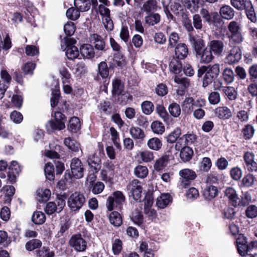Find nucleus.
Here are the masks:
<instances>
[{"label": "nucleus", "instance_id": "f257e3e1", "mask_svg": "<svg viewBox=\"0 0 257 257\" xmlns=\"http://www.w3.org/2000/svg\"><path fill=\"white\" fill-rule=\"evenodd\" d=\"M76 42L75 39L68 37H64L61 40V48L63 51H66L65 55L69 59H74L79 55L78 48L74 46Z\"/></svg>", "mask_w": 257, "mask_h": 257}, {"label": "nucleus", "instance_id": "f03ea898", "mask_svg": "<svg viewBox=\"0 0 257 257\" xmlns=\"http://www.w3.org/2000/svg\"><path fill=\"white\" fill-rule=\"evenodd\" d=\"M205 104L206 101L204 99L199 98L195 100L192 97H188L183 101L181 106L185 113L190 114L195 107H201L205 106Z\"/></svg>", "mask_w": 257, "mask_h": 257}, {"label": "nucleus", "instance_id": "7ed1b4c3", "mask_svg": "<svg viewBox=\"0 0 257 257\" xmlns=\"http://www.w3.org/2000/svg\"><path fill=\"white\" fill-rule=\"evenodd\" d=\"M65 197L62 195H57L55 201L48 202L45 207V212L49 215L54 212L60 213L65 206Z\"/></svg>", "mask_w": 257, "mask_h": 257}, {"label": "nucleus", "instance_id": "20e7f679", "mask_svg": "<svg viewBox=\"0 0 257 257\" xmlns=\"http://www.w3.org/2000/svg\"><path fill=\"white\" fill-rule=\"evenodd\" d=\"M180 176L179 186L181 188H185L189 186L191 182L196 178V174L194 171L188 168L181 170L179 172Z\"/></svg>", "mask_w": 257, "mask_h": 257}, {"label": "nucleus", "instance_id": "39448f33", "mask_svg": "<svg viewBox=\"0 0 257 257\" xmlns=\"http://www.w3.org/2000/svg\"><path fill=\"white\" fill-rule=\"evenodd\" d=\"M85 202V198L84 195L75 192L68 198L67 203L70 209L73 211H75L79 210Z\"/></svg>", "mask_w": 257, "mask_h": 257}, {"label": "nucleus", "instance_id": "423d86ee", "mask_svg": "<svg viewBox=\"0 0 257 257\" xmlns=\"http://www.w3.org/2000/svg\"><path fill=\"white\" fill-rule=\"evenodd\" d=\"M69 244L74 250L79 252L85 251L87 247L86 240L79 233L72 235L69 239Z\"/></svg>", "mask_w": 257, "mask_h": 257}, {"label": "nucleus", "instance_id": "0eeeda50", "mask_svg": "<svg viewBox=\"0 0 257 257\" xmlns=\"http://www.w3.org/2000/svg\"><path fill=\"white\" fill-rule=\"evenodd\" d=\"M125 196L122 192L116 191L113 193L112 196H109L106 202V206L109 211L114 208V205H120L125 201Z\"/></svg>", "mask_w": 257, "mask_h": 257}, {"label": "nucleus", "instance_id": "6e6552de", "mask_svg": "<svg viewBox=\"0 0 257 257\" xmlns=\"http://www.w3.org/2000/svg\"><path fill=\"white\" fill-rule=\"evenodd\" d=\"M133 198L136 201L140 200L142 197V186L141 183L137 179L132 181L127 186Z\"/></svg>", "mask_w": 257, "mask_h": 257}, {"label": "nucleus", "instance_id": "1a4fd4ad", "mask_svg": "<svg viewBox=\"0 0 257 257\" xmlns=\"http://www.w3.org/2000/svg\"><path fill=\"white\" fill-rule=\"evenodd\" d=\"M70 168L72 175L75 178H81L83 176L84 168L80 160L73 158L71 162Z\"/></svg>", "mask_w": 257, "mask_h": 257}, {"label": "nucleus", "instance_id": "9d476101", "mask_svg": "<svg viewBox=\"0 0 257 257\" xmlns=\"http://www.w3.org/2000/svg\"><path fill=\"white\" fill-rule=\"evenodd\" d=\"M241 58V52L240 48L237 46H234L229 51L225 58L226 63L229 65L238 62Z\"/></svg>", "mask_w": 257, "mask_h": 257}, {"label": "nucleus", "instance_id": "9b49d317", "mask_svg": "<svg viewBox=\"0 0 257 257\" xmlns=\"http://www.w3.org/2000/svg\"><path fill=\"white\" fill-rule=\"evenodd\" d=\"M214 55L220 56L224 49V44L221 40H214L208 43L207 46Z\"/></svg>", "mask_w": 257, "mask_h": 257}, {"label": "nucleus", "instance_id": "f8f14e48", "mask_svg": "<svg viewBox=\"0 0 257 257\" xmlns=\"http://www.w3.org/2000/svg\"><path fill=\"white\" fill-rule=\"evenodd\" d=\"M89 39L90 42L94 45L96 49L101 51L105 49V43L100 35L94 33L91 34Z\"/></svg>", "mask_w": 257, "mask_h": 257}, {"label": "nucleus", "instance_id": "ddd939ff", "mask_svg": "<svg viewBox=\"0 0 257 257\" xmlns=\"http://www.w3.org/2000/svg\"><path fill=\"white\" fill-rule=\"evenodd\" d=\"M196 56L202 63H208L214 58L211 51L207 46L197 54Z\"/></svg>", "mask_w": 257, "mask_h": 257}, {"label": "nucleus", "instance_id": "4468645a", "mask_svg": "<svg viewBox=\"0 0 257 257\" xmlns=\"http://www.w3.org/2000/svg\"><path fill=\"white\" fill-rule=\"evenodd\" d=\"M218 194L217 187L207 184L203 191V196L206 200H210L216 197Z\"/></svg>", "mask_w": 257, "mask_h": 257}, {"label": "nucleus", "instance_id": "2eb2a0df", "mask_svg": "<svg viewBox=\"0 0 257 257\" xmlns=\"http://www.w3.org/2000/svg\"><path fill=\"white\" fill-rule=\"evenodd\" d=\"M243 159L248 170L253 171L257 170V163L254 161V155L253 153L246 152Z\"/></svg>", "mask_w": 257, "mask_h": 257}, {"label": "nucleus", "instance_id": "dca6fc26", "mask_svg": "<svg viewBox=\"0 0 257 257\" xmlns=\"http://www.w3.org/2000/svg\"><path fill=\"white\" fill-rule=\"evenodd\" d=\"M230 4L232 7L239 11L250 9L252 5L250 0H230Z\"/></svg>", "mask_w": 257, "mask_h": 257}, {"label": "nucleus", "instance_id": "f3484780", "mask_svg": "<svg viewBox=\"0 0 257 257\" xmlns=\"http://www.w3.org/2000/svg\"><path fill=\"white\" fill-rule=\"evenodd\" d=\"M87 162L90 167L92 168L95 172L98 171L100 169L101 159L96 153L90 155L88 157Z\"/></svg>", "mask_w": 257, "mask_h": 257}, {"label": "nucleus", "instance_id": "a211bd4d", "mask_svg": "<svg viewBox=\"0 0 257 257\" xmlns=\"http://www.w3.org/2000/svg\"><path fill=\"white\" fill-rule=\"evenodd\" d=\"M188 53V48L185 44L179 43L175 46V58L181 60L184 59L187 57Z\"/></svg>", "mask_w": 257, "mask_h": 257}, {"label": "nucleus", "instance_id": "6ab92c4d", "mask_svg": "<svg viewBox=\"0 0 257 257\" xmlns=\"http://www.w3.org/2000/svg\"><path fill=\"white\" fill-rule=\"evenodd\" d=\"M172 202V197L171 195L168 193H164L161 194L158 197L156 201V205L161 209H164L166 207Z\"/></svg>", "mask_w": 257, "mask_h": 257}, {"label": "nucleus", "instance_id": "aec40b11", "mask_svg": "<svg viewBox=\"0 0 257 257\" xmlns=\"http://www.w3.org/2000/svg\"><path fill=\"white\" fill-rule=\"evenodd\" d=\"M189 41L194 48L196 54L204 49V42L201 38H195L193 36L189 35Z\"/></svg>", "mask_w": 257, "mask_h": 257}, {"label": "nucleus", "instance_id": "412c9836", "mask_svg": "<svg viewBox=\"0 0 257 257\" xmlns=\"http://www.w3.org/2000/svg\"><path fill=\"white\" fill-rule=\"evenodd\" d=\"M215 115L220 119H229L232 116V112L230 109L227 106H221L215 109Z\"/></svg>", "mask_w": 257, "mask_h": 257}, {"label": "nucleus", "instance_id": "4be33fe9", "mask_svg": "<svg viewBox=\"0 0 257 257\" xmlns=\"http://www.w3.org/2000/svg\"><path fill=\"white\" fill-rule=\"evenodd\" d=\"M158 8L157 2L156 0H148L144 3L141 10L143 12L151 13L157 11Z\"/></svg>", "mask_w": 257, "mask_h": 257}, {"label": "nucleus", "instance_id": "5701e85b", "mask_svg": "<svg viewBox=\"0 0 257 257\" xmlns=\"http://www.w3.org/2000/svg\"><path fill=\"white\" fill-rule=\"evenodd\" d=\"M82 56L87 59H91L94 57L95 52L93 47L89 44H84L80 48Z\"/></svg>", "mask_w": 257, "mask_h": 257}, {"label": "nucleus", "instance_id": "b1692460", "mask_svg": "<svg viewBox=\"0 0 257 257\" xmlns=\"http://www.w3.org/2000/svg\"><path fill=\"white\" fill-rule=\"evenodd\" d=\"M224 194L229 201L231 202L233 206H236L237 204V200L238 199L237 193L235 189L232 187L227 188Z\"/></svg>", "mask_w": 257, "mask_h": 257}, {"label": "nucleus", "instance_id": "393cba45", "mask_svg": "<svg viewBox=\"0 0 257 257\" xmlns=\"http://www.w3.org/2000/svg\"><path fill=\"white\" fill-rule=\"evenodd\" d=\"M47 130L49 132H52L56 130H62L65 127L64 123L62 121L57 122L56 120H50L46 124Z\"/></svg>", "mask_w": 257, "mask_h": 257}, {"label": "nucleus", "instance_id": "a878e982", "mask_svg": "<svg viewBox=\"0 0 257 257\" xmlns=\"http://www.w3.org/2000/svg\"><path fill=\"white\" fill-rule=\"evenodd\" d=\"M220 14L223 19L226 20L232 19L234 16V11L229 6H224L220 8Z\"/></svg>", "mask_w": 257, "mask_h": 257}, {"label": "nucleus", "instance_id": "bb28decb", "mask_svg": "<svg viewBox=\"0 0 257 257\" xmlns=\"http://www.w3.org/2000/svg\"><path fill=\"white\" fill-rule=\"evenodd\" d=\"M169 69L174 74H179L182 69L181 62L178 60V59L173 58L169 64Z\"/></svg>", "mask_w": 257, "mask_h": 257}, {"label": "nucleus", "instance_id": "cd10ccee", "mask_svg": "<svg viewBox=\"0 0 257 257\" xmlns=\"http://www.w3.org/2000/svg\"><path fill=\"white\" fill-rule=\"evenodd\" d=\"M193 155L192 149L189 147H184L181 150L180 156L181 159L184 162L190 161Z\"/></svg>", "mask_w": 257, "mask_h": 257}, {"label": "nucleus", "instance_id": "c85d7f7f", "mask_svg": "<svg viewBox=\"0 0 257 257\" xmlns=\"http://www.w3.org/2000/svg\"><path fill=\"white\" fill-rule=\"evenodd\" d=\"M130 133L133 138L143 140L146 135L143 130L137 126H132L130 129Z\"/></svg>", "mask_w": 257, "mask_h": 257}, {"label": "nucleus", "instance_id": "c756f323", "mask_svg": "<svg viewBox=\"0 0 257 257\" xmlns=\"http://www.w3.org/2000/svg\"><path fill=\"white\" fill-rule=\"evenodd\" d=\"M147 145L150 149L157 151L161 149L162 142L159 138L154 137L148 141Z\"/></svg>", "mask_w": 257, "mask_h": 257}, {"label": "nucleus", "instance_id": "7c9ffc66", "mask_svg": "<svg viewBox=\"0 0 257 257\" xmlns=\"http://www.w3.org/2000/svg\"><path fill=\"white\" fill-rule=\"evenodd\" d=\"M161 17L158 13L150 14L145 17L146 24L150 26H154L160 22Z\"/></svg>", "mask_w": 257, "mask_h": 257}, {"label": "nucleus", "instance_id": "2f4dec72", "mask_svg": "<svg viewBox=\"0 0 257 257\" xmlns=\"http://www.w3.org/2000/svg\"><path fill=\"white\" fill-rule=\"evenodd\" d=\"M112 93L113 95H120L122 93L124 86L120 80L115 79L112 81Z\"/></svg>", "mask_w": 257, "mask_h": 257}, {"label": "nucleus", "instance_id": "473e14b6", "mask_svg": "<svg viewBox=\"0 0 257 257\" xmlns=\"http://www.w3.org/2000/svg\"><path fill=\"white\" fill-rule=\"evenodd\" d=\"M74 5L76 8L82 12L87 11L90 8L89 0H74Z\"/></svg>", "mask_w": 257, "mask_h": 257}, {"label": "nucleus", "instance_id": "72a5a7b5", "mask_svg": "<svg viewBox=\"0 0 257 257\" xmlns=\"http://www.w3.org/2000/svg\"><path fill=\"white\" fill-rule=\"evenodd\" d=\"M109 221L114 226H119L122 223V217L117 211H113L109 215Z\"/></svg>", "mask_w": 257, "mask_h": 257}, {"label": "nucleus", "instance_id": "f704fd0d", "mask_svg": "<svg viewBox=\"0 0 257 257\" xmlns=\"http://www.w3.org/2000/svg\"><path fill=\"white\" fill-rule=\"evenodd\" d=\"M254 131V127L251 124H246L242 128L241 133L244 139L248 140L253 137Z\"/></svg>", "mask_w": 257, "mask_h": 257}, {"label": "nucleus", "instance_id": "c9c22d12", "mask_svg": "<svg viewBox=\"0 0 257 257\" xmlns=\"http://www.w3.org/2000/svg\"><path fill=\"white\" fill-rule=\"evenodd\" d=\"M81 127L79 119L77 117H72L69 120L68 128L71 132L76 133Z\"/></svg>", "mask_w": 257, "mask_h": 257}, {"label": "nucleus", "instance_id": "e433bc0d", "mask_svg": "<svg viewBox=\"0 0 257 257\" xmlns=\"http://www.w3.org/2000/svg\"><path fill=\"white\" fill-rule=\"evenodd\" d=\"M222 91L230 100H234L237 98V92L233 87H224Z\"/></svg>", "mask_w": 257, "mask_h": 257}, {"label": "nucleus", "instance_id": "4c0bfd02", "mask_svg": "<svg viewBox=\"0 0 257 257\" xmlns=\"http://www.w3.org/2000/svg\"><path fill=\"white\" fill-rule=\"evenodd\" d=\"M240 238L236 239L237 250L241 256H245L246 255V250L247 249L246 239L245 238H242V242L240 241Z\"/></svg>", "mask_w": 257, "mask_h": 257}, {"label": "nucleus", "instance_id": "58836bf2", "mask_svg": "<svg viewBox=\"0 0 257 257\" xmlns=\"http://www.w3.org/2000/svg\"><path fill=\"white\" fill-rule=\"evenodd\" d=\"M51 195V191L48 189L39 190L37 191V199L39 202H45L50 198Z\"/></svg>", "mask_w": 257, "mask_h": 257}, {"label": "nucleus", "instance_id": "ea45409f", "mask_svg": "<svg viewBox=\"0 0 257 257\" xmlns=\"http://www.w3.org/2000/svg\"><path fill=\"white\" fill-rule=\"evenodd\" d=\"M64 143L65 146L72 151L78 152L79 151L80 144L71 138H65Z\"/></svg>", "mask_w": 257, "mask_h": 257}, {"label": "nucleus", "instance_id": "a19ab883", "mask_svg": "<svg viewBox=\"0 0 257 257\" xmlns=\"http://www.w3.org/2000/svg\"><path fill=\"white\" fill-rule=\"evenodd\" d=\"M44 172L46 177L47 179L50 181L54 179V168L52 163L48 162L46 164L44 168Z\"/></svg>", "mask_w": 257, "mask_h": 257}, {"label": "nucleus", "instance_id": "79ce46f5", "mask_svg": "<svg viewBox=\"0 0 257 257\" xmlns=\"http://www.w3.org/2000/svg\"><path fill=\"white\" fill-rule=\"evenodd\" d=\"M32 220L36 224H42L46 220L45 215L41 211L34 212L32 217Z\"/></svg>", "mask_w": 257, "mask_h": 257}, {"label": "nucleus", "instance_id": "37998d69", "mask_svg": "<svg viewBox=\"0 0 257 257\" xmlns=\"http://www.w3.org/2000/svg\"><path fill=\"white\" fill-rule=\"evenodd\" d=\"M151 128L152 131L157 134L162 135L165 131V126L162 122L156 120L153 122L151 124Z\"/></svg>", "mask_w": 257, "mask_h": 257}, {"label": "nucleus", "instance_id": "c03bdc74", "mask_svg": "<svg viewBox=\"0 0 257 257\" xmlns=\"http://www.w3.org/2000/svg\"><path fill=\"white\" fill-rule=\"evenodd\" d=\"M168 110L170 114L174 117H178L181 114L180 106L175 102H173L169 105Z\"/></svg>", "mask_w": 257, "mask_h": 257}, {"label": "nucleus", "instance_id": "a18cd8bd", "mask_svg": "<svg viewBox=\"0 0 257 257\" xmlns=\"http://www.w3.org/2000/svg\"><path fill=\"white\" fill-rule=\"evenodd\" d=\"M98 73L102 78H106L109 75V70L106 63L101 62L98 66Z\"/></svg>", "mask_w": 257, "mask_h": 257}, {"label": "nucleus", "instance_id": "49530a36", "mask_svg": "<svg viewBox=\"0 0 257 257\" xmlns=\"http://www.w3.org/2000/svg\"><path fill=\"white\" fill-rule=\"evenodd\" d=\"M42 246V242L37 239H32L28 241L26 245V249L29 251H32Z\"/></svg>", "mask_w": 257, "mask_h": 257}, {"label": "nucleus", "instance_id": "de8ad7c7", "mask_svg": "<svg viewBox=\"0 0 257 257\" xmlns=\"http://www.w3.org/2000/svg\"><path fill=\"white\" fill-rule=\"evenodd\" d=\"M143 112L146 114H151L154 111V106L153 103L150 101H145L141 104Z\"/></svg>", "mask_w": 257, "mask_h": 257}, {"label": "nucleus", "instance_id": "09e8293b", "mask_svg": "<svg viewBox=\"0 0 257 257\" xmlns=\"http://www.w3.org/2000/svg\"><path fill=\"white\" fill-rule=\"evenodd\" d=\"M156 111L157 114L164 121H167L169 119V116L165 107L162 104L156 105Z\"/></svg>", "mask_w": 257, "mask_h": 257}, {"label": "nucleus", "instance_id": "8fccbe9b", "mask_svg": "<svg viewBox=\"0 0 257 257\" xmlns=\"http://www.w3.org/2000/svg\"><path fill=\"white\" fill-rule=\"evenodd\" d=\"M223 77L224 81L227 83H231L234 81V72L230 68H225L223 72Z\"/></svg>", "mask_w": 257, "mask_h": 257}, {"label": "nucleus", "instance_id": "3c124183", "mask_svg": "<svg viewBox=\"0 0 257 257\" xmlns=\"http://www.w3.org/2000/svg\"><path fill=\"white\" fill-rule=\"evenodd\" d=\"M134 172L138 177L144 178L148 174V170L146 167L140 165L136 167Z\"/></svg>", "mask_w": 257, "mask_h": 257}, {"label": "nucleus", "instance_id": "603ef678", "mask_svg": "<svg viewBox=\"0 0 257 257\" xmlns=\"http://www.w3.org/2000/svg\"><path fill=\"white\" fill-rule=\"evenodd\" d=\"M208 99L211 104H217L221 100L220 94L216 91L211 92L209 94Z\"/></svg>", "mask_w": 257, "mask_h": 257}, {"label": "nucleus", "instance_id": "864d4df0", "mask_svg": "<svg viewBox=\"0 0 257 257\" xmlns=\"http://www.w3.org/2000/svg\"><path fill=\"white\" fill-rule=\"evenodd\" d=\"M186 7L192 13L196 12L199 8L198 0L184 1Z\"/></svg>", "mask_w": 257, "mask_h": 257}, {"label": "nucleus", "instance_id": "5fc2aeb1", "mask_svg": "<svg viewBox=\"0 0 257 257\" xmlns=\"http://www.w3.org/2000/svg\"><path fill=\"white\" fill-rule=\"evenodd\" d=\"M181 134V129L177 127L167 137V142L171 144L175 143Z\"/></svg>", "mask_w": 257, "mask_h": 257}, {"label": "nucleus", "instance_id": "6e6d98bb", "mask_svg": "<svg viewBox=\"0 0 257 257\" xmlns=\"http://www.w3.org/2000/svg\"><path fill=\"white\" fill-rule=\"evenodd\" d=\"M241 25L236 21H231L228 25V30L229 33L228 34H233L240 32Z\"/></svg>", "mask_w": 257, "mask_h": 257}, {"label": "nucleus", "instance_id": "4d7b16f0", "mask_svg": "<svg viewBox=\"0 0 257 257\" xmlns=\"http://www.w3.org/2000/svg\"><path fill=\"white\" fill-rule=\"evenodd\" d=\"M66 15L68 19L75 21L79 18L80 12L78 10H76L74 8H70L67 10Z\"/></svg>", "mask_w": 257, "mask_h": 257}, {"label": "nucleus", "instance_id": "13d9d810", "mask_svg": "<svg viewBox=\"0 0 257 257\" xmlns=\"http://www.w3.org/2000/svg\"><path fill=\"white\" fill-rule=\"evenodd\" d=\"M75 30L76 27L72 22H68L64 26V31L67 36L73 35Z\"/></svg>", "mask_w": 257, "mask_h": 257}, {"label": "nucleus", "instance_id": "bf43d9fd", "mask_svg": "<svg viewBox=\"0 0 257 257\" xmlns=\"http://www.w3.org/2000/svg\"><path fill=\"white\" fill-rule=\"evenodd\" d=\"M131 218L133 222L138 225L142 224L143 222V216L141 212L138 210L133 212Z\"/></svg>", "mask_w": 257, "mask_h": 257}, {"label": "nucleus", "instance_id": "052dcab7", "mask_svg": "<svg viewBox=\"0 0 257 257\" xmlns=\"http://www.w3.org/2000/svg\"><path fill=\"white\" fill-rule=\"evenodd\" d=\"M179 39L178 34L176 32L171 33L169 36L168 48H173L177 45Z\"/></svg>", "mask_w": 257, "mask_h": 257}, {"label": "nucleus", "instance_id": "680f3d73", "mask_svg": "<svg viewBox=\"0 0 257 257\" xmlns=\"http://www.w3.org/2000/svg\"><path fill=\"white\" fill-rule=\"evenodd\" d=\"M113 61L115 64L118 67H123L126 64L124 57L119 53L115 54L113 57Z\"/></svg>", "mask_w": 257, "mask_h": 257}, {"label": "nucleus", "instance_id": "e2e57ef3", "mask_svg": "<svg viewBox=\"0 0 257 257\" xmlns=\"http://www.w3.org/2000/svg\"><path fill=\"white\" fill-rule=\"evenodd\" d=\"M246 216L249 218H253L257 216V206L251 205L247 207L245 210Z\"/></svg>", "mask_w": 257, "mask_h": 257}, {"label": "nucleus", "instance_id": "0e129e2a", "mask_svg": "<svg viewBox=\"0 0 257 257\" xmlns=\"http://www.w3.org/2000/svg\"><path fill=\"white\" fill-rule=\"evenodd\" d=\"M212 166V162L208 157H204L201 162L200 168L204 172H208Z\"/></svg>", "mask_w": 257, "mask_h": 257}, {"label": "nucleus", "instance_id": "69168bd1", "mask_svg": "<svg viewBox=\"0 0 257 257\" xmlns=\"http://www.w3.org/2000/svg\"><path fill=\"white\" fill-rule=\"evenodd\" d=\"M25 51L26 54L30 56H35L39 53V48L34 45H27Z\"/></svg>", "mask_w": 257, "mask_h": 257}, {"label": "nucleus", "instance_id": "338daca9", "mask_svg": "<svg viewBox=\"0 0 257 257\" xmlns=\"http://www.w3.org/2000/svg\"><path fill=\"white\" fill-rule=\"evenodd\" d=\"M207 72L214 78H216L220 73L219 65L216 64L208 68L207 67Z\"/></svg>", "mask_w": 257, "mask_h": 257}, {"label": "nucleus", "instance_id": "774afa93", "mask_svg": "<svg viewBox=\"0 0 257 257\" xmlns=\"http://www.w3.org/2000/svg\"><path fill=\"white\" fill-rule=\"evenodd\" d=\"M37 255L39 257H53L54 252L52 251H50L48 248L43 247L38 251Z\"/></svg>", "mask_w": 257, "mask_h": 257}]
</instances>
